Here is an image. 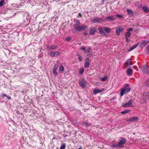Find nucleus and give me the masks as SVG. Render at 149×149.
<instances>
[{"instance_id": "nucleus-1", "label": "nucleus", "mask_w": 149, "mask_h": 149, "mask_svg": "<svg viewBox=\"0 0 149 149\" xmlns=\"http://www.w3.org/2000/svg\"><path fill=\"white\" fill-rule=\"evenodd\" d=\"M131 90L130 87H124L121 88L120 90V96L122 97L125 94H127L129 93Z\"/></svg>"}, {"instance_id": "nucleus-2", "label": "nucleus", "mask_w": 149, "mask_h": 149, "mask_svg": "<svg viewBox=\"0 0 149 149\" xmlns=\"http://www.w3.org/2000/svg\"><path fill=\"white\" fill-rule=\"evenodd\" d=\"M79 83L80 86L83 88L85 87L86 85V81L84 79H82L81 81H79Z\"/></svg>"}, {"instance_id": "nucleus-3", "label": "nucleus", "mask_w": 149, "mask_h": 149, "mask_svg": "<svg viewBox=\"0 0 149 149\" xmlns=\"http://www.w3.org/2000/svg\"><path fill=\"white\" fill-rule=\"evenodd\" d=\"M126 140L125 138H122L119 142L118 144L120 146V147L122 148L124 147L123 144H124L126 142Z\"/></svg>"}, {"instance_id": "nucleus-4", "label": "nucleus", "mask_w": 149, "mask_h": 149, "mask_svg": "<svg viewBox=\"0 0 149 149\" xmlns=\"http://www.w3.org/2000/svg\"><path fill=\"white\" fill-rule=\"evenodd\" d=\"M142 70L146 74H148L149 73V68L147 66L144 65L143 66Z\"/></svg>"}, {"instance_id": "nucleus-5", "label": "nucleus", "mask_w": 149, "mask_h": 149, "mask_svg": "<svg viewBox=\"0 0 149 149\" xmlns=\"http://www.w3.org/2000/svg\"><path fill=\"white\" fill-rule=\"evenodd\" d=\"M123 31V28L121 26H118L116 31V33L117 35H119L121 32Z\"/></svg>"}, {"instance_id": "nucleus-6", "label": "nucleus", "mask_w": 149, "mask_h": 149, "mask_svg": "<svg viewBox=\"0 0 149 149\" xmlns=\"http://www.w3.org/2000/svg\"><path fill=\"white\" fill-rule=\"evenodd\" d=\"M130 59L127 60L125 62L124 64V66L126 67H128L132 65L131 61H130Z\"/></svg>"}, {"instance_id": "nucleus-7", "label": "nucleus", "mask_w": 149, "mask_h": 149, "mask_svg": "<svg viewBox=\"0 0 149 149\" xmlns=\"http://www.w3.org/2000/svg\"><path fill=\"white\" fill-rule=\"evenodd\" d=\"M116 19L115 15L109 16L106 17V19L108 21H113Z\"/></svg>"}, {"instance_id": "nucleus-8", "label": "nucleus", "mask_w": 149, "mask_h": 149, "mask_svg": "<svg viewBox=\"0 0 149 149\" xmlns=\"http://www.w3.org/2000/svg\"><path fill=\"white\" fill-rule=\"evenodd\" d=\"M57 68V65H55L52 68L53 73L54 76H56L58 74L56 72V70Z\"/></svg>"}, {"instance_id": "nucleus-9", "label": "nucleus", "mask_w": 149, "mask_h": 149, "mask_svg": "<svg viewBox=\"0 0 149 149\" xmlns=\"http://www.w3.org/2000/svg\"><path fill=\"white\" fill-rule=\"evenodd\" d=\"M138 118L136 116H133L127 120V121L134 122L136 121Z\"/></svg>"}, {"instance_id": "nucleus-10", "label": "nucleus", "mask_w": 149, "mask_h": 149, "mask_svg": "<svg viewBox=\"0 0 149 149\" xmlns=\"http://www.w3.org/2000/svg\"><path fill=\"white\" fill-rule=\"evenodd\" d=\"M102 21V18H95L92 19L91 21L93 22L94 23H96L98 22H101V21Z\"/></svg>"}, {"instance_id": "nucleus-11", "label": "nucleus", "mask_w": 149, "mask_h": 149, "mask_svg": "<svg viewBox=\"0 0 149 149\" xmlns=\"http://www.w3.org/2000/svg\"><path fill=\"white\" fill-rule=\"evenodd\" d=\"M126 72L127 75H131L133 73L132 70L130 68H129L126 70Z\"/></svg>"}, {"instance_id": "nucleus-12", "label": "nucleus", "mask_w": 149, "mask_h": 149, "mask_svg": "<svg viewBox=\"0 0 149 149\" xmlns=\"http://www.w3.org/2000/svg\"><path fill=\"white\" fill-rule=\"evenodd\" d=\"M96 29L95 28H93L90 29L89 33L91 35H93L95 34V32H96Z\"/></svg>"}, {"instance_id": "nucleus-13", "label": "nucleus", "mask_w": 149, "mask_h": 149, "mask_svg": "<svg viewBox=\"0 0 149 149\" xmlns=\"http://www.w3.org/2000/svg\"><path fill=\"white\" fill-rule=\"evenodd\" d=\"M80 25V23L79 20H77L76 22V23L74 24V28H75L77 27V26Z\"/></svg>"}, {"instance_id": "nucleus-14", "label": "nucleus", "mask_w": 149, "mask_h": 149, "mask_svg": "<svg viewBox=\"0 0 149 149\" xmlns=\"http://www.w3.org/2000/svg\"><path fill=\"white\" fill-rule=\"evenodd\" d=\"M102 91V89L99 90L98 89H95L93 91V93L94 94H96Z\"/></svg>"}, {"instance_id": "nucleus-15", "label": "nucleus", "mask_w": 149, "mask_h": 149, "mask_svg": "<svg viewBox=\"0 0 149 149\" xmlns=\"http://www.w3.org/2000/svg\"><path fill=\"white\" fill-rule=\"evenodd\" d=\"M103 29H104L106 33H108L110 32L111 29L109 28L106 27H104Z\"/></svg>"}, {"instance_id": "nucleus-16", "label": "nucleus", "mask_w": 149, "mask_h": 149, "mask_svg": "<svg viewBox=\"0 0 149 149\" xmlns=\"http://www.w3.org/2000/svg\"><path fill=\"white\" fill-rule=\"evenodd\" d=\"M148 42L146 41L143 40L142 42H141L140 44V46L141 47H145L147 44Z\"/></svg>"}, {"instance_id": "nucleus-17", "label": "nucleus", "mask_w": 149, "mask_h": 149, "mask_svg": "<svg viewBox=\"0 0 149 149\" xmlns=\"http://www.w3.org/2000/svg\"><path fill=\"white\" fill-rule=\"evenodd\" d=\"M57 47L56 45H54L52 44L50 45V47L49 50H53L56 49Z\"/></svg>"}, {"instance_id": "nucleus-18", "label": "nucleus", "mask_w": 149, "mask_h": 149, "mask_svg": "<svg viewBox=\"0 0 149 149\" xmlns=\"http://www.w3.org/2000/svg\"><path fill=\"white\" fill-rule=\"evenodd\" d=\"M127 11L128 12V14L130 16H132L133 14L132 10L130 9H127Z\"/></svg>"}, {"instance_id": "nucleus-19", "label": "nucleus", "mask_w": 149, "mask_h": 149, "mask_svg": "<svg viewBox=\"0 0 149 149\" xmlns=\"http://www.w3.org/2000/svg\"><path fill=\"white\" fill-rule=\"evenodd\" d=\"M138 44H137V45H134L132 46V47L129 49L128 51L130 52L133 50V49H135L138 46Z\"/></svg>"}, {"instance_id": "nucleus-20", "label": "nucleus", "mask_w": 149, "mask_h": 149, "mask_svg": "<svg viewBox=\"0 0 149 149\" xmlns=\"http://www.w3.org/2000/svg\"><path fill=\"white\" fill-rule=\"evenodd\" d=\"M133 101L132 99L130 100L129 101L128 103V104H129L130 106V107H132L133 106Z\"/></svg>"}, {"instance_id": "nucleus-21", "label": "nucleus", "mask_w": 149, "mask_h": 149, "mask_svg": "<svg viewBox=\"0 0 149 149\" xmlns=\"http://www.w3.org/2000/svg\"><path fill=\"white\" fill-rule=\"evenodd\" d=\"M88 26L86 25L85 26H81V31H83L84 30L86 29H87L88 28Z\"/></svg>"}, {"instance_id": "nucleus-22", "label": "nucleus", "mask_w": 149, "mask_h": 149, "mask_svg": "<svg viewBox=\"0 0 149 149\" xmlns=\"http://www.w3.org/2000/svg\"><path fill=\"white\" fill-rule=\"evenodd\" d=\"M131 33L130 31H127L125 34V37L129 38L131 35Z\"/></svg>"}, {"instance_id": "nucleus-23", "label": "nucleus", "mask_w": 149, "mask_h": 149, "mask_svg": "<svg viewBox=\"0 0 149 149\" xmlns=\"http://www.w3.org/2000/svg\"><path fill=\"white\" fill-rule=\"evenodd\" d=\"M144 11L145 12H147L149 11V10L146 6H143L142 8Z\"/></svg>"}, {"instance_id": "nucleus-24", "label": "nucleus", "mask_w": 149, "mask_h": 149, "mask_svg": "<svg viewBox=\"0 0 149 149\" xmlns=\"http://www.w3.org/2000/svg\"><path fill=\"white\" fill-rule=\"evenodd\" d=\"M84 69L83 68H81L79 71V74L81 75L84 72Z\"/></svg>"}, {"instance_id": "nucleus-25", "label": "nucleus", "mask_w": 149, "mask_h": 149, "mask_svg": "<svg viewBox=\"0 0 149 149\" xmlns=\"http://www.w3.org/2000/svg\"><path fill=\"white\" fill-rule=\"evenodd\" d=\"M145 50L146 54H149V44L146 47Z\"/></svg>"}, {"instance_id": "nucleus-26", "label": "nucleus", "mask_w": 149, "mask_h": 149, "mask_svg": "<svg viewBox=\"0 0 149 149\" xmlns=\"http://www.w3.org/2000/svg\"><path fill=\"white\" fill-rule=\"evenodd\" d=\"M130 111V110H125L123 111H122L121 112V113L123 114H124L127 113L129 112Z\"/></svg>"}, {"instance_id": "nucleus-27", "label": "nucleus", "mask_w": 149, "mask_h": 149, "mask_svg": "<svg viewBox=\"0 0 149 149\" xmlns=\"http://www.w3.org/2000/svg\"><path fill=\"white\" fill-rule=\"evenodd\" d=\"M65 143H63L61 146L60 149H65Z\"/></svg>"}, {"instance_id": "nucleus-28", "label": "nucleus", "mask_w": 149, "mask_h": 149, "mask_svg": "<svg viewBox=\"0 0 149 149\" xmlns=\"http://www.w3.org/2000/svg\"><path fill=\"white\" fill-rule=\"evenodd\" d=\"M113 148H121L120 147V146L119 145V144H114L113 145H112L111 146Z\"/></svg>"}, {"instance_id": "nucleus-29", "label": "nucleus", "mask_w": 149, "mask_h": 149, "mask_svg": "<svg viewBox=\"0 0 149 149\" xmlns=\"http://www.w3.org/2000/svg\"><path fill=\"white\" fill-rule=\"evenodd\" d=\"M143 98L144 100H146L149 99V95L146 94L144 96H143Z\"/></svg>"}, {"instance_id": "nucleus-30", "label": "nucleus", "mask_w": 149, "mask_h": 149, "mask_svg": "<svg viewBox=\"0 0 149 149\" xmlns=\"http://www.w3.org/2000/svg\"><path fill=\"white\" fill-rule=\"evenodd\" d=\"M74 29H75L76 31H81V26H77V27L75 28Z\"/></svg>"}, {"instance_id": "nucleus-31", "label": "nucleus", "mask_w": 149, "mask_h": 149, "mask_svg": "<svg viewBox=\"0 0 149 149\" xmlns=\"http://www.w3.org/2000/svg\"><path fill=\"white\" fill-rule=\"evenodd\" d=\"M5 2L4 0H1L0 1V7L3 6Z\"/></svg>"}, {"instance_id": "nucleus-32", "label": "nucleus", "mask_w": 149, "mask_h": 149, "mask_svg": "<svg viewBox=\"0 0 149 149\" xmlns=\"http://www.w3.org/2000/svg\"><path fill=\"white\" fill-rule=\"evenodd\" d=\"M130 105H129L127 103H126L125 104H124L123 105V107H130Z\"/></svg>"}, {"instance_id": "nucleus-33", "label": "nucleus", "mask_w": 149, "mask_h": 149, "mask_svg": "<svg viewBox=\"0 0 149 149\" xmlns=\"http://www.w3.org/2000/svg\"><path fill=\"white\" fill-rule=\"evenodd\" d=\"M145 84L146 86L149 87V79H148L146 81Z\"/></svg>"}, {"instance_id": "nucleus-34", "label": "nucleus", "mask_w": 149, "mask_h": 149, "mask_svg": "<svg viewBox=\"0 0 149 149\" xmlns=\"http://www.w3.org/2000/svg\"><path fill=\"white\" fill-rule=\"evenodd\" d=\"M59 70L60 71H63L64 70V67L62 66L61 65L59 68Z\"/></svg>"}, {"instance_id": "nucleus-35", "label": "nucleus", "mask_w": 149, "mask_h": 149, "mask_svg": "<svg viewBox=\"0 0 149 149\" xmlns=\"http://www.w3.org/2000/svg\"><path fill=\"white\" fill-rule=\"evenodd\" d=\"M49 55L52 56H55V52H51L49 54Z\"/></svg>"}, {"instance_id": "nucleus-36", "label": "nucleus", "mask_w": 149, "mask_h": 149, "mask_svg": "<svg viewBox=\"0 0 149 149\" xmlns=\"http://www.w3.org/2000/svg\"><path fill=\"white\" fill-rule=\"evenodd\" d=\"M91 61H90V60L89 59V58H86V60H85V62H86V63H90Z\"/></svg>"}, {"instance_id": "nucleus-37", "label": "nucleus", "mask_w": 149, "mask_h": 149, "mask_svg": "<svg viewBox=\"0 0 149 149\" xmlns=\"http://www.w3.org/2000/svg\"><path fill=\"white\" fill-rule=\"evenodd\" d=\"M116 16V17H118L120 18H123V16L122 15H119V14H117Z\"/></svg>"}, {"instance_id": "nucleus-38", "label": "nucleus", "mask_w": 149, "mask_h": 149, "mask_svg": "<svg viewBox=\"0 0 149 149\" xmlns=\"http://www.w3.org/2000/svg\"><path fill=\"white\" fill-rule=\"evenodd\" d=\"M60 54L59 52L58 51H56L55 52V57H57Z\"/></svg>"}, {"instance_id": "nucleus-39", "label": "nucleus", "mask_w": 149, "mask_h": 149, "mask_svg": "<svg viewBox=\"0 0 149 149\" xmlns=\"http://www.w3.org/2000/svg\"><path fill=\"white\" fill-rule=\"evenodd\" d=\"M89 66V63L85 62L84 67L86 68L88 67Z\"/></svg>"}, {"instance_id": "nucleus-40", "label": "nucleus", "mask_w": 149, "mask_h": 149, "mask_svg": "<svg viewBox=\"0 0 149 149\" xmlns=\"http://www.w3.org/2000/svg\"><path fill=\"white\" fill-rule=\"evenodd\" d=\"M83 124L85 125L86 127H87L89 125L88 123L86 122H83Z\"/></svg>"}, {"instance_id": "nucleus-41", "label": "nucleus", "mask_w": 149, "mask_h": 149, "mask_svg": "<svg viewBox=\"0 0 149 149\" xmlns=\"http://www.w3.org/2000/svg\"><path fill=\"white\" fill-rule=\"evenodd\" d=\"M98 30L99 31L100 33H102V28H99Z\"/></svg>"}, {"instance_id": "nucleus-42", "label": "nucleus", "mask_w": 149, "mask_h": 149, "mask_svg": "<svg viewBox=\"0 0 149 149\" xmlns=\"http://www.w3.org/2000/svg\"><path fill=\"white\" fill-rule=\"evenodd\" d=\"M1 95L2 97H6V95L3 93H1Z\"/></svg>"}, {"instance_id": "nucleus-43", "label": "nucleus", "mask_w": 149, "mask_h": 149, "mask_svg": "<svg viewBox=\"0 0 149 149\" xmlns=\"http://www.w3.org/2000/svg\"><path fill=\"white\" fill-rule=\"evenodd\" d=\"M108 78L107 76H106L104 77H103V81H105Z\"/></svg>"}, {"instance_id": "nucleus-44", "label": "nucleus", "mask_w": 149, "mask_h": 149, "mask_svg": "<svg viewBox=\"0 0 149 149\" xmlns=\"http://www.w3.org/2000/svg\"><path fill=\"white\" fill-rule=\"evenodd\" d=\"M78 59H79V61H80V62H81L82 61V58L81 56H79V57H78Z\"/></svg>"}, {"instance_id": "nucleus-45", "label": "nucleus", "mask_w": 149, "mask_h": 149, "mask_svg": "<svg viewBox=\"0 0 149 149\" xmlns=\"http://www.w3.org/2000/svg\"><path fill=\"white\" fill-rule=\"evenodd\" d=\"M71 39V38L70 37H67L66 38V40L67 41H69Z\"/></svg>"}, {"instance_id": "nucleus-46", "label": "nucleus", "mask_w": 149, "mask_h": 149, "mask_svg": "<svg viewBox=\"0 0 149 149\" xmlns=\"http://www.w3.org/2000/svg\"><path fill=\"white\" fill-rule=\"evenodd\" d=\"M133 28H129L128 29H127V31H132L133 30Z\"/></svg>"}, {"instance_id": "nucleus-47", "label": "nucleus", "mask_w": 149, "mask_h": 149, "mask_svg": "<svg viewBox=\"0 0 149 149\" xmlns=\"http://www.w3.org/2000/svg\"><path fill=\"white\" fill-rule=\"evenodd\" d=\"M80 50H84L86 49V48L85 47H82L80 49Z\"/></svg>"}, {"instance_id": "nucleus-48", "label": "nucleus", "mask_w": 149, "mask_h": 149, "mask_svg": "<svg viewBox=\"0 0 149 149\" xmlns=\"http://www.w3.org/2000/svg\"><path fill=\"white\" fill-rule=\"evenodd\" d=\"M116 98V97H114L113 98L110 99V101H112L113 100H115Z\"/></svg>"}, {"instance_id": "nucleus-49", "label": "nucleus", "mask_w": 149, "mask_h": 149, "mask_svg": "<svg viewBox=\"0 0 149 149\" xmlns=\"http://www.w3.org/2000/svg\"><path fill=\"white\" fill-rule=\"evenodd\" d=\"M126 39V42H128L130 40H129L128 39V38H127V37H125Z\"/></svg>"}, {"instance_id": "nucleus-50", "label": "nucleus", "mask_w": 149, "mask_h": 149, "mask_svg": "<svg viewBox=\"0 0 149 149\" xmlns=\"http://www.w3.org/2000/svg\"><path fill=\"white\" fill-rule=\"evenodd\" d=\"M6 97H7V98H8V100H10L11 99V97H9V96H7Z\"/></svg>"}, {"instance_id": "nucleus-51", "label": "nucleus", "mask_w": 149, "mask_h": 149, "mask_svg": "<svg viewBox=\"0 0 149 149\" xmlns=\"http://www.w3.org/2000/svg\"><path fill=\"white\" fill-rule=\"evenodd\" d=\"M46 47L47 49H48L49 50L50 47H49V45H47L46 46Z\"/></svg>"}, {"instance_id": "nucleus-52", "label": "nucleus", "mask_w": 149, "mask_h": 149, "mask_svg": "<svg viewBox=\"0 0 149 149\" xmlns=\"http://www.w3.org/2000/svg\"><path fill=\"white\" fill-rule=\"evenodd\" d=\"M90 52V50H87V51H85V53H89Z\"/></svg>"}, {"instance_id": "nucleus-53", "label": "nucleus", "mask_w": 149, "mask_h": 149, "mask_svg": "<svg viewBox=\"0 0 149 149\" xmlns=\"http://www.w3.org/2000/svg\"><path fill=\"white\" fill-rule=\"evenodd\" d=\"M84 35L85 36H87V32H85L84 33Z\"/></svg>"}, {"instance_id": "nucleus-54", "label": "nucleus", "mask_w": 149, "mask_h": 149, "mask_svg": "<svg viewBox=\"0 0 149 149\" xmlns=\"http://www.w3.org/2000/svg\"><path fill=\"white\" fill-rule=\"evenodd\" d=\"M79 15L80 17H81V13H79Z\"/></svg>"}, {"instance_id": "nucleus-55", "label": "nucleus", "mask_w": 149, "mask_h": 149, "mask_svg": "<svg viewBox=\"0 0 149 149\" xmlns=\"http://www.w3.org/2000/svg\"><path fill=\"white\" fill-rule=\"evenodd\" d=\"M103 34L106 35V34L105 33V32L103 31Z\"/></svg>"}, {"instance_id": "nucleus-56", "label": "nucleus", "mask_w": 149, "mask_h": 149, "mask_svg": "<svg viewBox=\"0 0 149 149\" xmlns=\"http://www.w3.org/2000/svg\"><path fill=\"white\" fill-rule=\"evenodd\" d=\"M81 147L80 146V147L78 149H81Z\"/></svg>"}, {"instance_id": "nucleus-57", "label": "nucleus", "mask_w": 149, "mask_h": 149, "mask_svg": "<svg viewBox=\"0 0 149 149\" xmlns=\"http://www.w3.org/2000/svg\"><path fill=\"white\" fill-rule=\"evenodd\" d=\"M100 80H101V81H102V78H100Z\"/></svg>"}, {"instance_id": "nucleus-58", "label": "nucleus", "mask_w": 149, "mask_h": 149, "mask_svg": "<svg viewBox=\"0 0 149 149\" xmlns=\"http://www.w3.org/2000/svg\"><path fill=\"white\" fill-rule=\"evenodd\" d=\"M68 136V135H65V137H66V136Z\"/></svg>"}]
</instances>
